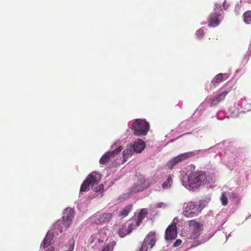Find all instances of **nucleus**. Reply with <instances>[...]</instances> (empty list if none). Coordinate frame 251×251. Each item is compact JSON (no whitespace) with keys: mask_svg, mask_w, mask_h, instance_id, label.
<instances>
[{"mask_svg":"<svg viewBox=\"0 0 251 251\" xmlns=\"http://www.w3.org/2000/svg\"><path fill=\"white\" fill-rule=\"evenodd\" d=\"M172 184V177L171 176H169L166 181L163 183L162 187L164 189H167L171 187Z\"/></svg>","mask_w":251,"mask_h":251,"instance_id":"412c9836","label":"nucleus"},{"mask_svg":"<svg viewBox=\"0 0 251 251\" xmlns=\"http://www.w3.org/2000/svg\"><path fill=\"white\" fill-rule=\"evenodd\" d=\"M101 179L100 175L96 172H93L91 174H90L87 179L89 183V185H91V186H93L96 184H98Z\"/></svg>","mask_w":251,"mask_h":251,"instance_id":"ddd939ff","label":"nucleus"},{"mask_svg":"<svg viewBox=\"0 0 251 251\" xmlns=\"http://www.w3.org/2000/svg\"><path fill=\"white\" fill-rule=\"evenodd\" d=\"M220 16V15H218L216 13L211 14L208 20V25L215 27L219 25L220 23L219 17Z\"/></svg>","mask_w":251,"mask_h":251,"instance_id":"dca6fc26","label":"nucleus"},{"mask_svg":"<svg viewBox=\"0 0 251 251\" xmlns=\"http://www.w3.org/2000/svg\"><path fill=\"white\" fill-rule=\"evenodd\" d=\"M114 244L113 242L108 244L103 248L102 251H112Z\"/></svg>","mask_w":251,"mask_h":251,"instance_id":"a878e982","label":"nucleus"},{"mask_svg":"<svg viewBox=\"0 0 251 251\" xmlns=\"http://www.w3.org/2000/svg\"><path fill=\"white\" fill-rule=\"evenodd\" d=\"M122 150L121 147L118 148L116 150H114L112 151H107L104 155L102 156L100 159V162L101 164H104L109 159L110 157L114 156L115 154H118Z\"/></svg>","mask_w":251,"mask_h":251,"instance_id":"4468645a","label":"nucleus"},{"mask_svg":"<svg viewBox=\"0 0 251 251\" xmlns=\"http://www.w3.org/2000/svg\"><path fill=\"white\" fill-rule=\"evenodd\" d=\"M200 213L197 203L194 202L189 201L184 203L183 205L182 214L186 217H193L197 216Z\"/></svg>","mask_w":251,"mask_h":251,"instance_id":"39448f33","label":"nucleus"},{"mask_svg":"<svg viewBox=\"0 0 251 251\" xmlns=\"http://www.w3.org/2000/svg\"><path fill=\"white\" fill-rule=\"evenodd\" d=\"M167 206V204L164 202H159L157 204H155L154 205V208H164Z\"/></svg>","mask_w":251,"mask_h":251,"instance_id":"cd10ccee","label":"nucleus"},{"mask_svg":"<svg viewBox=\"0 0 251 251\" xmlns=\"http://www.w3.org/2000/svg\"><path fill=\"white\" fill-rule=\"evenodd\" d=\"M189 238L197 239L201 234L203 229V225L195 220L188 221Z\"/></svg>","mask_w":251,"mask_h":251,"instance_id":"20e7f679","label":"nucleus"},{"mask_svg":"<svg viewBox=\"0 0 251 251\" xmlns=\"http://www.w3.org/2000/svg\"><path fill=\"white\" fill-rule=\"evenodd\" d=\"M103 189V185L102 184H100L97 187H96L95 188V191L97 192H100L101 193L102 192Z\"/></svg>","mask_w":251,"mask_h":251,"instance_id":"c756f323","label":"nucleus"},{"mask_svg":"<svg viewBox=\"0 0 251 251\" xmlns=\"http://www.w3.org/2000/svg\"><path fill=\"white\" fill-rule=\"evenodd\" d=\"M190 154H191V153L188 152L178 155L168 162L167 165V167L170 169L172 168L174 165H175L177 163L185 159L188 157Z\"/></svg>","mask_w":251,"mask_h":251,"instance_id":"f8f14e48","label":"nucleus"},{"mask_svg":"<svg viewBox=\"0 0 251 251\" xmlns=\"http://www.w3.org/2000/svg\"><path fill=\"white\" fill-rule=\"evenodd\" d=\"M133 133L137 136L145 135L149 129V124L144 120H136L132 125Z\"/></svg>","mask_w":251,"mask_h":251,"instance_id":"7ed1b4c3","label":"nucleus"},{"mask_svg":"<svg viewBox=\"0 0 251 251\" xmlns=\"http://www.w3.org/2000/svg\"><path fill=\"white\" fill-rule=\"evenodd\" d=\"M124 196H125V199L126 198H128V197H130V195H125Z\"/></svg>","mask_w":251,"mask_h":251,"instance_id":"72a5a7b5","label":"nucleus"},{"mask_svg":"<svg viewBox=\"0 0 251 251\" xmlns=\"http://www.w3.org/2000/svg\"><path fill=\"white\" fill-rule=\"evenodd\" d=\"M106 229H102L101 230H100L99 231V233H98V235H93L91 237V243H93L94 241H95V238H97L99 235H101V236L99 238V241L100 242V241H101L102 242H103L104 239L105 238V235L106 234Z\"/></svg>","mask_w":251,"mask_h":251,"instance_id":"a211bd4d","label":"nucleus"},{"mask_svg":"<svg viewBox=\"0 0 251 251\" xmlns=\"http://www.w3.org/2000/svg\"><path fill=\"white\" fill-rule=\"evenodd\" d=\"M221 201H222L223 205H226L227 204V202H228L227 199L226 197L225 196L224 193H223L222 194V196L221 197Z\"/></svg>","mask_w":251,"mask_h":251,"instance_id":"c85d7f7f","label":"nucleus"},{"mask_svg":"<svg viewBox=\"0 0 251 251\" xmlns=\"http://www.w3.org/2000/svg\"><path fill=\"white\" fill-rule=\"evenodd\" d=\"M215 6H216V8H217V4L215 5Z\"/></svg>","mask_w":251,"mask_h":251,"instance_id":"f704fd0d","label":"nucleus"},{"mask_svg":"<svg viewBox=\"0 0 251 251\" xmlns=\"http://www.w3.org/2000/svg\"><path fill=\"white\" fill-rule=\"evenodd\" d=\"M149 186L150 183L149 181L145 178H143L140 179L137 184L132 187L131 191L133 193H137L144 190L149 187Z\"/></svg>","mask_w":251,"mask_h":251,"instance_id":"9b49d317","label":"nucleus"},{"mask_svg":"<svg viewBox=\"0 0 251 251\" xmlns=\"http://www.w3.org/2000/svg\"><path fill=\"white\" fill-rule=\"evenodd\" d=\"M209 201V198H205L204 199L201 200L198 204H197V206L200 213L201 212L203 208L206 206Z\"/></svg>","mask_w":251,"mask_h":251,"instance_id":"6ab92c4d","label":"nucleus"},{"mask_svg":"<svg viewBox=\"0 0 251 251\" xmlns=\"http://www.w3.org/2000/svg\"><path fill=\"white\" fill-rule=\"evenodd\" d=\"M181 243V240L180 239H177L176 242L175 243L174 246V247H177L179 246Z\"/></svg>","mask_w":251,"mask_h":251,"instance_id":"2f4dec72","label":"nucleus"},{"mask_svg":"<svg viewBox=\"0 0 251 251\" xmlns=\"http://www.w3.org/2000/svg\"><path fill=\"white\" fill-rule=\"evenodd\" d=\"M48 251H55L54 249L52 247H50L48 248Z\"/></svg>","mask_w":251,"mask_h":251,"instance_id":"473e14b6","label":"nucleus"},{"mask_svg":"<svg viewBox=\"0 0 251 251\" xmlns=\"http://www.w3.org/2000/svg\"><path fill=\"white\" fill-rule=\"evenodd\" d=\"M227 93V91H224L222 92L221 94H219L218 96L215 98V99H211L210 100L211 104L216 105L220 101L223 100L225 99Z\"/></svg>","mask_w":251,"mask_h":251,"instance_id":"f3484780","label":"nucleus"},{"mask_svg":"<svg viewBox=\"0 0 251 251\" xmlns=\"http://www.w3.org/2000/svg\"><path fill=\"white\" fill-rule=\"evenodd\" d=\"M75 245V242L74 240L70 241L69 246L63 251H73Z\"/></svg>","mask_w":251,"mask_h":251,"instance_id":"bb28decb","label":"nucleus"},{"mask_svg":"<svg viewBox=\"0 0 251 251\" xmlns=\"http://www.w3.org/2000/svg\"><path fill=\"white\" fill-rule=\"evenodd\" d=\"M132 205H129L126 206L124 209H123L121 212V215L125 217L127 216L128 214V213L130 211L131 209Z\"/></svg>","mask_w":251,"mask_h":251,"instance_id":"393cba45","label":"nucleus"},{"mask_svg":"<svg viewBox=\"0 0 251 251\" xmlns=\"http://www.w3.org/2000/svg\"><path fill=\"white\" fill-rule=\"evenodd\" d=\"M112 214L110 213H104L101 214L97 215L95 216L96 218V222L99 223L107 222L112 218Z\"/></svg>","mask_w":251,"mask_h":251,"instance_id":"2eb2a0df","label":"nucleus"},{"mask_svg":"<svg viewBox=\"0 0 251 251\" xmlns=\"http://www.w3.org/2000/svg\"><path fill=\"white\" fill-rule=\"evenodd\" d=\"M176 236V226L174 221H173V223L166 230L165 239L167 240H171L175 239Z\"/></svg>","mask_w":251,"mask_h":251,"instance_id":"1a4fd4ad","label":"nucleus"},{"mask_svg":"<svg viewBox=\"0 0 251 251\" xmlns=\"http://www.w3.org/2000/svg\"><path fill=\"white\" fill-rule=\"evenodd\" d=\"M224 75L226 77L227 76V75L226 74H225L224 75L223 74H219L217 75L213 79L212 82L213 83H218L221 82L223 80Z\"/></svg>","mask_w":251,"mask_h":251,"instance_id":"4be33fe9","label":"nucleus"},{"mask_svg":"<svg viewBox=\"0 0 251 251\" xmlns=\"http://www.w3.org/2000/svg\"><path fill=\"white\" fill-rule=\"evenodd\" d=\"M130 226V223L128 224L127 228H125L122 227L121 228L119 231L118 234L121 237H125L126 235H127L128 233H130L132 230H129V226Z\"/></svg>","mask_w":251,"mask_h":251,"instance_id":"aec40b11","label":"nucleus"},{"mask_svg":"<svg viewBox=\"0 0 251 251\" xmlns=\"http://www.w3.org/2000/svg\"><path fill=\"white\" fill-rule=\"evenodd\" d=\"M91 185H89V183L87 179L84 180L83 183L82 184L80 188V192H86L89 190V188Z\"/></svg>","mask_w":251,"mask_h":251,"instance_id":"5701e85b","label":"nucleus"},{"mask_svg":"<svg viewBox=\"0 0 251 251\" xmlns=\"http://www.w3.org/2000/svg\"><path fill=\"white\" fill-rule=\"evenodd\" d=\"M147 214V210L145 208L142 209L138 213L136 221H132L130 223V226L129 228V230H133L134 228L139 226L142 220L145 218Z\"/></svg>","mask_w":251,"mask_h":251,"instance_id":"9d476101","label":"nucleus"},{"mask_svg":"<svg viewBox=\"0 0 251 251\" xmlns=\"http://www.w3.org/2000/svg\"><path fill=\"white\" fill-rule=\"evenodd\" d=\"M203 30L202 29H200L196 32V34L198 37H201L203 35Z\"/></svg>","mask_w":251,"mask_h":251,"instance_id":"7c9ffc66","label":"nucleus"},{"mask_svg":"<svg viewBox=\"0 0 251 251\" xmlns=\"http://www.w3.org/2000/svg\"><path fill=\"white\" fill-rule=\"evenodd\" d=\"M75 216L74 210L71 208H66L63 213L62 220L64 229H67L72 225Z\"/></svg>","mask_w":251,"mask_h":251,"instance_id":"423d86ee","label":"nucleus"},{"mask_svg":"<svg viewBox=\"0 0 251 251\" xmlns=\"http://www.w3.org/2000/svg\"><path fill=\"white\" fill-rule=\"evenodd\" d=\"M206 180V177L204 174L193 172L188 175L186 180H182V184L188 190H195L205 183Z\"/></svg>","mask_w":251,"mask_h":251,"instance_id":"f257e3e1","label":"nucleus"},{"mask_svg":"<svg viewBox=\"0 0 251 251\" xmlns=\"http://www.w3.org/2000/svg\"><path fill=\"white\" fill-rule=\"evenodd\" d=\"M155 243V232H150L146 237L142 245L140 251H148L151 249Z\"/></svg>","mask_w":251,"mask_h":251,"instance_id":"0eeeda50","label":"nucleus"},{"mask_svg":"<svg viewBox=\"0 0 251 251\" xmlns=\"http://www.w3.org/2000/svg\"><path fill=\"white\" fill-rule=\"evenodd\" d=\"M244 22L246 24H249L251 22V11H248L245 12L243 15Z\"/></svg>","mask_w":251,"mask_h":251,"instance_id":"b1692460","label":"nucleus"},{"mask_svg":"<svg viewBox=\"0 0 251 251\" xmlns=\"http://www.w3.org/2000/svg\"><path fill=\"white\" fill-rule=\"evenodd\" d=\"M64 228V226L63 225V222L61 220H58L54 222L49 231H48V235L50 234V236L52 234L51 239H52L53 237L57 236L59 233L63 231Z\"/></svg>","mask_w":251,"mask_h":251,"instance_id":"6e6552de","label":"nucleus"},{"mask_svg":"<svg viewBox=\"0 0 251 251\" xmlns=\"http://www.w3.org/2000/svg\"><path fill=\"white\" fill-rule=\"evenodd\" d=\"M145 143L141 139H137L135 141L133 145H129L123 152V160L122 163L126 161V159L131 156L134 152L140 153L145 148Z\"/></svg>","mask_w":251,"mask_h":251,"instance_id":"f03ea898","label":"nucleus"}]
</instances>
